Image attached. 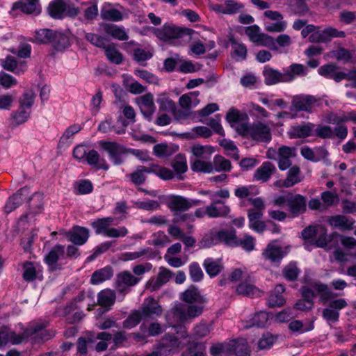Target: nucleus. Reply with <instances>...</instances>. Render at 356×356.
<instances>
[{"label": "nucleus", "mask_w": 356, "mask_h": 356, "mask_svg": "<svg viewBox=\"0 0 356 356\" xmlns=\"http://www.w3.org/2000/svg\"><path fill=\"white\" fill-rule=\"evenodd\" d=\"M191 29H181L173 24H164L160 29H154V35L161 40L168 42L174 46L180 45L181 41L185 36L191 35Z\"/></svg>", "instance_id": "20e7f679"}, {"label": "nucleus", "mask_w": 356, "mask_h": 356, "mask_svg": "<svg viewBox=\"0 0 356 356\" xmlns=\"http://www.w3.org/2000/svg\"><path fill=\"white\" fill-rule=\"evenodd\" d=\"M113 272L110 266H106L95 271L91 276L90 282L92 284H99L111 278Z\"/></svg>", "instance_id": "e433bc0d"}, {"label": "nucleus", "mask_w": 356, "mask_h": 356, "mask_svg": "<svg viewBox=\"0 0 356 356\" xmlns=\"http://www.w3.org/2000/svg\"><path fill=\"white\" fill-rule=\"evenodd\" d=\"M191 170L195 172L211 173L213 172L212 162L209 160L194 159L191 163Z\"/></svg>", "instance_id": "09e8293b"}, {"label": "nucleus", "mask_w": 356, "mask_h": 356, "mask_svg": "<svg viewBox=\"0 0 356 356\" xmlns=\"http://www.w3.org/2000/svg\"><path fill=\"white\" fill-rule=\"evenodd\" d=\"M353 220H349L346 216L337 215L329 219L330 225L338 227L341 230H350L353 229Z\"/></svg>", "instance_id": "f704fd0d"}, {"label": "nucleus", "mask_w": 356, "mask_h": 356, "mask_svg": "<svg viewBox=\"0 0 356 356\" xmlns=\"http://www.w3.org/2000/svg\"><path fill=\"white\" fill-rule=\"evenodd\" d=\"M189 275L193 282H200L204 277V273L197 262L191 263L188 266Z\"/></svg>", "instance_id": "774afa93"}, {"label": "nucleus", "mask_w": 356, "mask_h": 356, "mask_svg": "<svg viewBox=\"0 0 356 356\" xmlns=\"http://www.w3.org/2000/svg\"><path fill=\"white\" fill-rule=\"evenodd\" d=\"M186 137L188 139H195L198 137L209 138L211 135V130L203 126L194 127L191 131L185 133Z\"/></svg>", "instance_id": "13d9d810"}, {"label": "nucleus", "mask_w": 356, "mask_h": 356, "mask_svg": "<svg viewBox=\"0 0 356 356\" xmlns=\"http://www.w3.org/2000/svg\"><path fill=\"white\" fill-rule=\"evenodd\" d=\"M172 277V273L168 269H162L156 278H152L147 282L148 288L151 291H156L167 283Z\"/></svg>", "instance_id": "cd10ccee"}, {"label": "nucleus", "mask_w": 356, "mask_h": 356, "mask_svg": "<svg viewBox=\"0 0 356 356\" xmlns=\"http://www.w3.org/2000/svg\"><path fill=\"white\" fill-rule=\"evenodd\" d=\"M51 44L56 51H63L70 47V38L63 33L55 31Z\"/></svg>", "instance_id": "ea45409f"}, {"label": "nucleus", "mask_w": 356, "mask_h": 356, "mask_svg": "<svg viewBox=\"0 0 356 356\" xmlns=\"http://www.w3.org/2000/svg\"><path fill=\"white\" fill-rule=\"evenodd\" d=\"M248 119V117L247 114H241L237 109L234 108H230L226 115V120L229 123L231 127H232L234 124L238 122V121H243Z\"/></svg>", "instance_id": "0e129e2a"}, {"label": "nucleus", "mask_w": 356, "mask_h": 356, "mask_svg": "<svg viewBox=\"0 0 356 356\" xmlns=\"http://www.w3.org/2000/svg\"><path fill=\"white\" fill-rule=\"evenodd\" d=\"M2 66L6 70L20 74L24 72L26 68V63L25 62L18 63L15 58L8 56L3 61Z\"/></svg>", "instance_id": "a19ab883"}, {"label": "nucleus", "mask_w": 356, "mask_h": 356, "mask_svg": "<svg viewBox=\"0 0 356 356\" xmlns=\"http://www.w3.org/2000/svg\"><path fill=\"white\" fill-rule=\"evenodd\" d=\"M316 125L312 122H302L296 126H293L289 131L291 138H305L313 135Z\"/></svg>", "instance_id": "2eb2a0df"}, {"label": "nucleus", "mask_w": 356, "mask_h": 356, "mask_svg": "<svg viewBox=\"0 0 356 356\" xmlns=\"http://www.w3.org/2000/svg\"><path fill=\"white\" fill-rule=\"evenodd\" d=\"M167 206L172 212H184L189 209L188 198L180 195H172L168 198Z\"/></svg>", "instance_id": "5701e85b"}, {"label": "nucleus", "mask_w": 356, "mask_h": 356, "mask_svg": "<svg viewBox=\"0 0 356 356\" xmlns=\"http://www.w3.org/2000/svg\"><path fill=\"white\" fill-rule=\"evenodd\" d=\"M205 347L204 343L195 341H188L187 356H204Z\"/></svg>", "instance_id": "052dcab7"}, {"label": "nucleus", "mask_w": 356, "mask_h": 356, "mask_svg": "<svg viewBox=\"0 0 356 356\" xmlns=\"http://www.w3.org/2000/svg\"><path fill=\"white\" fill-rule=\"evenodd\" d=\"M268 320V314L265 312H259L254 314L245 327L247 328L251 327H264L266 325Z\"/></svg>", "instance_id": "8fccbe9b"}, {"label": "nucleus", "mask_w": 356, "mask_h": 356, "mask_svg": "<svg viewBox=\"0 0 356 356\" xmlns=\"http://www.w3.org/2000/svg\"><path fill=\"white\" fill-rule=\"evenodd\" d=\"M30 193V188L28 187H24L17 191L7 200L4 207L5 212L9 213L15 210L27 198Z\"/></svg>", "instance_id": "f8f14e48"}, {"label": "nucleus", "mask_w": 356, "mask_h": 356, "mask_svg": "<svg viewBox=\"0 0 356 356\" xmlns=\"http://www.w3.org/2000/svg\"><path fill=\"white\" fill-rule=\"evenodd\" d=\"M323 33V40L325 42H328L332 40V38H345L346 34L343 31H339L337 29L328 26L321 31Z\"/></svg>", "instance_id": "bf43d9fd"}, {"label": "nucleus", "mask_w": 356, "mask_h": 356, "mask_svg": "<svg viewBox=\"0 0 356 356\" xmlns=\"http://www.w3.org/2000/svg\"><path fill=\"white\" fill-rule=\"evenodd\" d=\"M243 7V4L236 1L225 0L223 6H220L222 8L220 13L225 14H234L241 10Z\"/></svg>", "instance_id": "6e6d98bb"}, {"label": "nucleus", "mask_w": 356, "mask_h": 356, "mask_svg": "<svg viewBox=\"0 0 356 356\" xmlns=\"http://www.w3.org/2000/svg\"><path fill=\"white\" fill-rule=\"evenodd\" d=\"M100 16L102 19L111 22H119L123 19L122 13L115 8H102L100 11Z\"/></svg>", "instance_id": "864d4df0"}, {"label": "nucleus", "mask_w": 356, "mask_h": 356, "mask_svg": "<svg viewBox=\"0 0 356 356\" xmlns=\"http://www.w3.org/2000/svg\"><path fill=\"white\" fill-rule=\"evenodd\" d=\"M149 169L150 173L155 174L162 179L168 180L173 177V172L170 170L166 168L161 167L157 164H149Z\"/></svg>", "instance_id": "4d7b16f0"}, {"label": "nucleus", "mask_w": 356, "mask_h": 356, "mask_svg": "<svg viewBox=\"0 0 356 356\" xmlns=\"http://www.w3.org/2000/svg\"><path fill=\"white\" fill-rule=\"evenodd\" d=\"M250 137L258 142L268 143L271 140L270 127L261 122L251 125Z\"/></svg>", "instance_id": "9d476101"}, {"label": "nucleus", "mask_w": 356, "mask_h": 356, "mask_svg": "<svg viewBox=\"0 0 356 356\" xmlns=\"http://www.w3.org/2000/svg\"><path fill=\"white\" fill-rule=\"evenodd\" d=\"M13 9H19L26 14L38 15L41 12L39 0H22L13 4Z\"/></svg>", "instance_id": "6ab92c4d"}, {"label": "nucleus", "mask_w": 356, "mask_h": 356, "mask_svg": "<svg viewBox=\"0 0 356 356\" xmlns=\"http://www.w3.org/2000/svg\"><path fill=\"white\" fill-rule=\"evenodd\" d=\"M191 152L194 159L209 160L214 152V148L209 145H195L191 147Z\"/></svg>", "instance_id": "c85d7f7f"}, {"label": "nucleus", "mask_w": 356, "mask_h": 356, "mask_svg": "<svg viewBox=\"0 0 356 356\" xmlns=\"http://www.w3.org/2000/svg\"><path fill=\"white\" fill-rule=\"evenodd\" d=\"M288 208L293 217L298 216L306 210V198L300 194H290Z\"/></svg>", "instance_id": "dca6fc26"}, {"label": "nucleus", "mask_w": 356, "mask_h": 356, "mask_svg": "<svg viewBox=\"0 0 356 356\" xmlns=\"http://www.w3.org/2000/svg\"><path fill=\"white\" fill-rule=\"evenodd\" d=\"M207 216L210 218H226L231 212L229 206L227 204L207 206Z\"/></svg>", "instance_id": "c756f323"}, {"label": "nucleus", "mask_w": 356, "mask_h": 356, "mask_svg": "<svg viewBox=\"0 0 356 356\" xmlns=\"http://www.w3.org/2000/svg\"><path fill=\"white\" fill-rule=\"evenodd\" d=\"M140 279L128 271H124L117 275L115 280L116 290L120 293H127L129 287L136 285Z\"/></svg>", "instance_id": "1a4fd4ad"}, {"label": "nucleus", "mask_w": 356, "mask_h": 356, "mask_svg": "<svg viewBox=\"0 0 356 356\" xmlns=\"http://www.w3.org/2000/svg\"><path fill=\"white\" fill-rule=\"evenodd\" d=\"M314 322H310L307 327H305L302 321L300 320H293L289 324V329L293 332L304 333L311 331L314 329Z\"/></svg>", "instance_id": "69168bd1"}, {"label": "nucleus", "mask_w": 356, "mask_h": 356, "mask_svg": "<svg viewBox=\"0 0 356 356\" xmlns=\"http://www.w3.org/2000/svg\"><path fill=\"white\" fill-rule=\"evenodd\" d=\"M238 294L243 295L250 298H256L261 296L263 292L253 284L243 282L238 285L236 288Z\"/></svg>", "instance_id": "72a5a7b5"}, {"label": "nucleus", "mask_w": 356, "mask_h": 356, "mask_svg": "<svg viewBox=\"0 0 356 356\" xmlns=\"http://www.w3.org/2000/svg\"><path fill=\"white\" fill-rule=\"evenodd\" d=\"M156 102L159 106L160 111H172L175 108V102L169 98L166 93L158 95Z\"/></svg>", "instance_id": "5fc2aeb1"}, {"label": "nucleus", "mask_w": 356, "mask_h": 356, "mask_svg": "<svg viewBox=\"0 0 356 356\" xmlns=\"http://www.w3.org/2000/svg\"><path fill=\"white\" fill-rule=\"evenodd\" d=\"M218 236L220 237V243L234 248L237 238L236 231L232 228L229 230L222 229L218 231Z\"/></svg>", "instance_id": "79ce46f5"}, {"label": "nucleus", "mask_w": 356, "mask_h": 356, "mask_svg": "<svg viewBox=\"0 0 356 356\" xmlns=\"http://www.w3.org/2000/svg\"><path fill=\"white\" fill-rule=\"evenodd\" d=\"M232 56L235 58L236 60H243L246 59L247 48L243 44L232 41Z\"/></svg>", "instance_id": "680f3d73"}, {"label": "nucleus", "mask_w": 356, "mask_h": 356, "mask_svg": "<svg viewBox=\"0 0 356 356\" xmlns=\"http://www.w3.org/2000/svg\"><path fill=\"white\" fill-rule=\"evenodd\" d=\"M314 131L316 136L322 139H333L337 137L342 140L348 135V129L342 124H338L334 129L328 125L318 124L314 127Z\"/></svg>", "instance_id": "423d86ee"}, {"label": "nucleus", "mask_w": 356, "mask_h": 356, "mask_svg": "<svg viewBox=\"0 0 356 356\" xmlns=\"http://www.w3.org/2000/svg\"><path fill=\"white\" fill-rule=\"evenodd\" d=\"M145 174H150L149 165L148 166L139 165L136 170L129 174L131 181L137 186L142 185L146 180Z\"/></svg>", "instance_id": "c9c22d12"}, {"label": "nucleus", "mask_w": 356, "mask_h": 356, "mask_svg": "<svg viewBox=\"0 0 356 356\" xmlns=\"http://www.w3.org/2000/svg\"><path fill=\"white\" fill-rule=\"evenodd\" d=\"M54 32L49 29H40L35 32L33 41L38 44H51Z\"/></svg>", "instance_id": "de8ad7c7"}, {"label": "nucleus", "mask_w": 356, "mask_h": 356, "mask_svg": "<svg viewBox=\"0 0 356 356\" xmlns=\"http://www.w3.org/2000/svg\"><path fill=\"white\" fill-rule=\"evenodd\" d=\"M29 211L21 217V219H26L31 214L35 215L40 213L43 205V195L41 193H34L28 199Z\"/></svg>", "instance_id": "aec40b11"}, {"label": "nucleus", "mask_w": 356, "mask_h": 356, "mask_svg": "<svg viewBox=\"0 0 356 356\" xmlns=\"http://www.w3.org/2000/svg\"><path fill=\"white\" fill-rule=\"evenodd\" d=\"M229 354L236 356H250V351L246 339L240 338L228 342Z\"/></svg>", "instance_id": "412c9836"}, {"label": "nucleus", "mask_w": 356, "mask_h": 356, "mask_svg": "<svg viewBox=\"0 0 356 356\" xmlns=\"http://www.w3.org/2000/svg\"><path fill=\"white\" fill-rule=\"evenodd\" d=\"M66 3L64 0H54L48 6L49 15L54 19H63L65 16Z\"/></svg>", "instance_id": "7c9ffc66"}, {"label": "nucleus", "mask_w": 356, "mask_h": 356, "mask_svg": "<svg viewBox=\"0 0 356 356\" xmlns=\"http://www.w3.org/2000/svg\"><path fill=\"white\" fill-rule=\"evenodd\" d=\"M307 73V67L300 63H292L283 68L282 71L266 65L262 72L264 83L267 86L275 85L279 83H290L298 77L305 76Z\"/></svg>", "instance_id": "f03ea898"}, {"label": "nucleus", "mask_w": 356, "mask_h": 356, "mask_svg": "<svg viewBox=\"0 0 356 356\" xmlns=\"http://www.w3.org/2000/svg\"><path fill=\"white\" fill-rule=\"evenodd\" d=\"M102 147L108 152L111 161L115 165H122L124 159L123 156L127 154V148L116 142L102 141Z\"/></svg>", "instance_id": "0eeeda50"}, {"label": "nucleus", "mask_w": 356, "mask_h": 356, "mask_svg": "<svg viewBox=\"0 0 356 356\" xmlns=\"http://www.w3.org/2000/svg\"><path fill=\"white\" fill-rule=\"evenodd\" d=\"M143 317V316L140 310L132 311L123 321V327L125 329H132L135 327L139 324Z\"/></svg>", "instance_id": "603ef678"}, {"label": "nucleus", "mask_w": 356, "mask_h": 356, "mask_svg": "<svg viewBox=\"0 0 356 356\" xmlns=\"http://www.w3.org/2000/svg\"><path fill=\"white\" fill-rule=\"evenodd\" d=\"M47 323L38 322L29 325L24 332V339L31 336H35V338H40L42 341L49 340L54 336V332L50 330H45Z\"/></svg>", "instance_id": "6e6552de"}, {"label": "nucleus", "mask_w": 356, "mask_h": 356, "mask_svg": "<svg viewBox=\"0 0 356 356\" xmlns=\"http://www.w3.org/2000/svg\"><path fill=\"white\" fill-rule=\"evenodd\" d=\"M169 324L172 326L175 323H183L187 321L186 308L184 305H178L175 306L166 315Z\"/></svg>", "instance_id": "4be33fe9"}, {"label": "nucleus", "mask_w": 356, "mask_h": 356, "mask_svg": "<svg viewBox=\"0 0 356 356\" xmlns=\"http://www.w3.org/2000/svg\"><path fill=\"white\" fill-rule=\"evenodd\" d=\"M282 273L286 280L294 282L298 280L301 273V270L298 267L296 262L291 261L283 268Z\"/></svg>", "instance_id": "58836bf2"}, {"label": "nucleus", "mask_w": 356, "mask_h": 356, "mask_svg": "<svg viewBox=\"0 0 356 356\" xmlns=\"http://www.w3.org/2000/svg\"><path fill=\"white\" fill-rule=\"evenodd\" d=\"M113 218L107 217L98 219L92 223V227L95 229L97 234H103L104 236L107 234L108 230L111 228L109 226L113 223Z\"/></svg>", "instance_id": "37998d69"}, {"label": "nucleus", "mask_w": 356, "mask_h": 356, "mask_svg": "<svg viewBox=\"0 0 356 356\" xmlns=\"http://www.w3.org/2000/svg\"><path fill=\"white\" fill-rule=\"evenodd\" d=\"M137 103L143 116L148 121H151L152 115L156 111L153 95L152 93H147L138 97Z\"/></svg>", "instance_id": "9b49d317"}, {"label": "nucleus", "mask_w": 356, "mask_h": 356, "mask_svg": "<svg viewBox=\"0 0 356 356\" xmlns=\"http://www.w3.org/2000/svg\"><path fill=\"white\" fill-rule=\"evenodd\" d=\"M203 266L207 273L211 277L217 276L224 268L220 259L207 258L203 262Z\"/></svg>", "instance_id": "2f4dec72"}, {"label": "nucleus", "mask_w": 356, "mask_h": 356, "mask_svg": "<svg viewBox=\"0 0 356 356\" xmlns=\"http://www.w3.org/2000/svg\"><path fill=\"white\" fill-rule=\"evenodd\" d=\"M175 333H167L154 348L159 356H168L172 352H178L186 346L184 341L189 335L185 326L172 325Z\"/></svg>", "instance_id": "7ed1b4c3"}, {"label": "nucleus", "mask_w": 356, "mask_h": 356, "mask_svg": "<svg viewBox=\"0 0 356 356\" xmlns=\"http://www.w3.org/2000/svg\"><path fill=\"white\" fill-rule=\"evenodd\" d=\"M85 38L95 47L102 48L104 49L108 44L106 38L92 33H86Z\"/></svg>", "instance_id": "e2e57ef3"}, {"label": "nucleus", "mask_w": 356, "mask_h": 356, "mask_svg": "<svg viewBox=\"0 0 356 356\" xmlns=\"http://www.w3.org/2000/svg\"><path fill=\"white\" fill-rule=\"evenodd\" d=\"M300 173V169L298 166L294 165L290 168L287 172L286 178L283 180L282 186L289 188L300 182L302 181Z\"/></svg>", "instance_id": "4c0bfd02"}, {"label": "nucleus", "mask_w": 356, "mask_h": 356, "mask_svg": "<svg viewBox=\"0 0 356 356\" xmlns=\"http://www.w3.org/2000/svg\"><path fill=\"white\" fill-rule=\"evenodd\" d=\"M104 32L112 38L120 41H127L129 37L125 28L114 24H106L104 25Z\"/></svg>", "instance_id": "a878e982"}, {"label": "nucleus", "mask_w": 356, "mask_h": 356, "mask_svg": "<svg viewBox=\"0 0 356 356\" xmlns=\"http://www.w3.org/2000/svg\"><path fill=\"white\" fill-rule=\"evenodd\" d=\"M284 291L285 286L283 284H277L268 297V305L270 307L283 306L286 302L284 298L282 296V293Z\"/></svg>", "instance_id": "393cba45"}, {"label": "nucleus", "mask_w": 356, "mask_h": 356, "mask_svg": "<svg viewBox=\"0 0 356 356\" xmlns=\"http://www.w3.org/2000/svg\"><path fill=\"white\" fill-rule=\"evenodd\" d=\"M321 105L322 99L320 97L312 95L300 94L292 97L290 110L312 113Z\"/></svg>", "instance_id": "39448f33"}, {"label": "nucleus", "mask_w": 356, "mask_h": 356, "mask_svg": "<svg viewBox=\"0 0 356 356\" xmlns=\"http://www.w3.org/2000/svg\"><path fill=\"white\" fill-rule=\"evenodd\" d=\"M66 236L74 245H82L89 237V231L85 227L76 226L70 230Z\"/></svg>", "instance_id": "a211bd4d"}, {"label": "nucleus", "mask_w": 356, "mask_h": 356, "mask_svg": "<svg viewBox=\"0 0 356 356\" xmlns=\"http://www.w3.org/2000/svg\"><path fill=\"white\" fill-rule=\"evenodd\" d=\"M86 160L87 163L95 167L97 170H108L109 165L104 159H101L99 153L94 149L89 151L87 153Z\"/></svg>", "instance_id": "473e14b6"}, {"label": "nucleus", "mask_w": 356, "mask_h": 356, "mask_svg": "<svg viewBox=\"0 0 356 356\" xmlns=\"http://www.w3.org/2000/svg\"><path fill=\"white\" fill-rule=\"evenodd\" d=\"M181 299L183 301L191 304L193 302L202 304L207 302V299L200 294L198 289L193 285L189 286L182 293Z\"/></svg>", "instance_id": "bb28decb"}, {"label": "nucleus", "mask_w": 356, "mask_h": 356, "mask_svg": "<svg viewBox=\"0 0 356 356\" xmlns=\"http://www.w3.org/2000/svg\"><path fill=\"white\" fill-rule=\"evenodd\" d=\"M213 171L229 172L232 168L231 162L221 155H216L212 162Z\"/></svg>", "instance_id": "3c124183"}, {"label": "nucleus", "mask_w": 356, "mask_h": 356, "mask_svg": "<svg viewBox=\"0 0 356 356\" xmlns=\"http://www.w3.org/2000/svg\"><path fill=\"white\" fill-rule=\"evenodd\" d=\"M235 247H241L246 252H251L255 247V238L249 234H244L240 238H236Z\"/></svg>", "instance_id": "49530a36"}, {"label": "nucleus", "mask_w": 356, "mask_h": 356, "mask_svg": "<svg viewBox=\"0 0 356 356\" xmlns=\"http://www.w3.org/2000/svg\"><path fill=\"white\" fill-rule=\"evenodd\" d=\"M24 340L23 334L17 335L6 327L0 328V347L7 345L9 342L13 344L21 343Z\"/></svg>", "instance_id": "b1692460"}, {"label": "nucleus", "mask_w": 356, "mask_h": 356, "mask_svg": "<svg viewBox=\"0 0 356 356\" xmlns=\"http://www.w3.org/2000/svg\"><path fill=\"white\" fill-rule=\"evenodd\" d=\"M313 287L320 296V302L323 305L328 303L322 311V317L329 324L336 323L339 320V311L348 306L346 300L343 298L334 299L336 294L326 284L316 282Z\"/></svg>", "instance_id": "f257e3e1"}, {"label": "nucleus", "mask_w": 356, "mask_h": 356, "mask_svg": "<svg viewBox=\"0 0 356 356\" xmlns=\"http://www.w3.org/2000/svg\"><path fill=\"white\" fill-rule=\"evenodd\" d=\"M104 50L106 56L110 62L116 65L122 63L123 56L115 47L114 44H108Z\"/></svg>", "instance_id": "a18cd8bd"}, {"label": "nucleus", "mask_w": 356, "mask_h": 356, "mask_svg": "<svg viewBox=\"0 0 356 356\" xmlns=\"http://www.w3.org/2000/svg\"><path fill=\"white\" fill-rule=\"evenodd\" d=\"M140 311L143 318H147L154 315L160 316L162 313V308L154 298L148 297L145 299Z\"/></svg>", "instance_id": "f3484780"}, {"label": "nucleus", "mask_w": 356, "mask_h": 356, "mask_svg": "<svg viewBox=\"0 0 356 356\" xmlns=\"http://www.w3.org/2000/svg\"><path fill=\"white\" fill-rule=\"evenodd\" d=\"M277 171L276 167L270 162H264L253 175V180L261 183L267 182Z\"/></svg>", "instance_id": "4468645a"}, {"label": "nucleus", "mask_w": 356, "mask_h": 356, "mask_svg": "<svg viewBox=\"0 0 356 356\" xmlns=\"http://www.w3.org/2000/svg\"><path fill=\"white\" fill-rule=\"evenodd\" d=\"M285 254L282 248L274 241L269 243L262 252V256L266 260L277 264L282 261Z\"/></svg>", "instance_id": "ddd939ff"}, {"label": "nucleus", "mask_w": 356, "mask_h": 356, "mask_svg": "<svg viewBox=\"0 0 356 356\" xmlns=\"http://www.w3.org/2000/svg\"><path fill=\"white\" fill-rule=\"evenodd\" d=\"M115 298L114 291L107 289L98 293L97 302L102 307H108L115 302Z\"/></svg>", "instance_id": "c03bdc74"}, {"label": "nucleus", "mask_w": 356, "mask_h": 356, "mask_svg": "<svg viewBox=\"0 0 356 356\" xmlns=\"http://www.w3.org/2000/svg\"><path fill=\"white\" fill-rule=\"evenodd\" d=\"M64 246L60 245H56L54 249L46 256L45 260L49 266H54L58 261L59 255L64 254Z\"/></svg>", "instance_id": "338daca9"}]
</instances>
